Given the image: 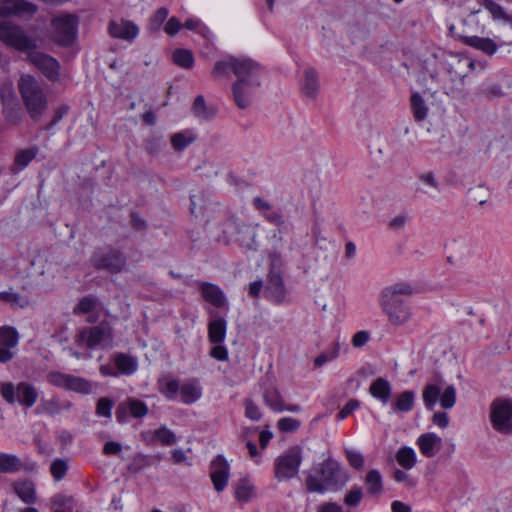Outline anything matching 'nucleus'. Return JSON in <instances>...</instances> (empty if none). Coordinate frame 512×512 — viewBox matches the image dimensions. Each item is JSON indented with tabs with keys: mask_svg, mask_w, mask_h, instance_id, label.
<instances>
[{
	"mask_svg": "<svg viewBox=\"0 0 512 512\" xmlns=\"http://www.w3.org/2000/svg\"><path fill=\"white\" fill-rule=\"evenodd\" d=\"M413 292L414 288L408 282H397L381 291L379 305L390 324L401 326L410 320L412 312L406 298Z\"/></svg>",
	"mask_w": 512,
	"mask_h": 512,
	"instance_id": "obj_1",
	"label": "nucleus"
},
{
	"mask_svg": "<svg viewBox=\"0 0 512 512\" xmlns=\"http://www.w3.org/2000/svg\"><path fill=\"white\" fill-rule=\"evenodd\" d=\"M348 481V475L340 464L333 460L323 461L314 473H309L306 478V488L309 492L325 493L326 491H338Z\"/></svg>",
	"mask_w": 512,
	"mask_h": 512,
	"instance_id": "obj_2",
	"label": "nucleus"
},
{
	"mask_svg": "<svg viewBox=\"0 0 512 512\" xmlns=\"http://www.w3.org/2000/svg\"><path fill=\"white\" fill-rule=\"evenodd\" d=\"M18 88L23 103L33 119H39L48 106L46 94L40 82L29 74L22 75Z\"/></svg>",
	"mask_w": 512,
	"mask_h": 512,
	"instance_id": "obj_3",
	"label": "nucleus"
},
{
	"mask_svg": "<svg viewBox=\"0 0 512 512\" xmlns=\"http://www.w3.org/2000/svg\"><path fill=\"white\" fill-rule=\"evenodd\" d=\"M75 343L87 349H111L114 346L113 327L107 321L98 325L84 327L75 336Z\"/></svg>",
	"mask_w": 512,
	"mask_h": 512,
	"instance_id": "obj_4",
	"label": "nucleus"
},
{
	"mask_svg": "<svg viewBox=\"0 0 512 512\" xmlns=\"http://www.w3.org/2000/svg\"><path fill=\"white\" fill-rule=\"evenodd\" d=\"M263 76L264 70L259 64H256L253 71H249L237 79L233 85V96L239 108L245 109L252 103Z\"/></svg>",
	"mask_w": 512,
	"mask_h": 512,
	"instance_id": "obj_5",
	"label": "nucleus"
},
{
	"mask_svg": "<svg viewBox=\"0 0 512 512\" xmlns=\"http://www.w3.org/2000/svg\"><path fill=\"white\" fill-rule=\"evenodd\" d=\"M269 272L264 289V295L273 303H283L286 298V288L282 277V268L284 265L280 254L272 253L269 256Z\"/></svg>",
	"mask_w": 512,
	"mask_h": 512,
	"instance_id": "obj_6",
	"label": "nucleus"
},
{
	"mask_svg": "<svg viewBox=\"0 0 512 512\" xmlns=\"http://www.w3.org/2000/svg\"><path fill=\"white\" fill-rule=\"evenodd\" d=\"M0 40L6 46L27 54L37 47L35 38L28 36L21 26L9 20L0 21Z\"/></svg>",
	"mask_w": 512,
	"mask_h": 512,
	"instance_id": "obj_7",
	"label": "nucleus"
},
{
	"mask_svg": "<svg viewBox=\"0 0 512 512\" xmlns=\"http://www.w3.org/2000/svg\"><path fill=\"white\" fill-rule=\"evenodd\" d=\"M0 394L8 404H15L30 408L38 398L37 390L27 382H20L15 386L11 382H4L0 385Z\"/></svg>",
	"mask_w": 512,
	"mask_h": 512,
	"instance_id": "obj_8",
	"label": "nucleus"
},
{
	"mask_svg": "<svg viewBox=\"0 0 512 512\" xmlns=\"http://www.w3.org/2000/svg\"><path fill=\"white\" fill-rule=\"evenodd\" d=\"M302 462V451L298 446L289 448L274 461V477L279 481H288L298 475Z\"/></svg>",
	"mask_w": 512,
	"mask_h": 512,
	"instance_id": "obj_9",
	"label": "nucleus"
},
{
	"mask_svg": "<svg viewBox=\"0 0 512 512\" xmlns=\"http://www.w3.org/2000/svg\"><path fill=\"white\" fill-rule=\"evenodd\" d=\"M490 421L495 431L512 434V399L496 398L490 404Z\"/></svg>",
	"mask_w": 512,
	"mask_h": 512,
	"instance_id": "obj_10",
	"label": "nucleus"
},
{
	"mask_svg": "<svg viewBox=\"0 0 512 512\" xmlns=\"http://www.w3.org/2000/svg\"><path fill=\"white\" fill-rule=\"evenodd\" d=\"M423 401L427 408H433L439 401L444 409H451L456 402V390L454 386L449 385L444 389L440 383H429L423 390Z\"/></svg>",
	"mask_w": 512,
	"mask_h": 512,
	"instance_id": "obj_11",
	"label": "nucleus"
},
{
	"mask_svg": "<svg viewBox=\"0 0 512 512\" xmlns=\"http://www.w3.org/2000/svg\"><path fill=\"white\" fill-rule=\"evenodd\" d=\"M54 40L62 45L72 44L77 35L78 17L73 14H63L52 20Z\"/></svg>",
	"mask_w": 512,
	"mask_h": 512,
	"instance_id": "obj_12",
	"label": "nucleus"
},
{
	"mask_svg": "<svg viewBox=\"0 0 512 512\" xmlns=\"http://www.w3.org/2000/svg\"><path fill=\"white\" fill-rule=\"evenodd\" d=\"M47 381L55 387L80 394H90L92 392V384L89 380L71 374L52 371L47 374Z\"/></svg>",
	"mask_w": 512,
	"mask_h": 512,
	"instance_id": "obj_13",
	"label": "nucleus"
},
{
	"mask_svg": "<svg viewBox=\"0 0 512 512\" xmlns=\"http://www.w3.org/2000/svg\"><path fill=\"white\" fill-rule=\"evenodd\" d=\"M256 64L257 63L251 59L226 57L225 59L215 63L212 70V76L218 78L234 73L238 79L239 77H243L245 73L253 71L254 65Z\"/></svg>",
	"mask_w": 512,
	"mask_h": 512,
	"instance_id": "obj_14",
	"label": "nucleus"
},
{
	"mask_svg": "<svg viewBox=\"0 0 512 512\" xmlns=\"http://www.w3.org/2000/svg\"><path fill=\"white\" fill-rule=\"evenodd\" d=\"M27 60L50 81L55 82L59 79L60 64L55 58L35 48L27 54Z\"/></svg>",
	"mask_w": 512,
	"mask_h": 512,
	"instance_id": "obj_15",
	"label": "nucleus"
},
{
	"mask_svg": "<svg viewBox=\"0 0 512 512\" xmlns=\"http://www.w3.org/2000/svg\"><path fill=\"white\" fill-rule=\"evenodd\" d=\"M263 402L275 413H281L285 411L298 413L301 411L300 405L287 403L279 389L274 385H269L264 389Z\"/></svg>",
	"mask_w": 512,
	"mask_h": 512,
	"instance_id": "obj_16",
	"label": "nucleus"
},
{
	"mask_svg": "<svg viewBox=\"0 0 512 512\" xmlns=\"http://www.w3.org/2000/svg\"><path fill=\"white\" fill-rule=\"evenodd\" d=\"M209 475L217 492H222L226 489L230 478V465L222 455L216 456L211 461Z\"/></svg>",
	"mask_w": 512,
	"mask_h": 512,
	"instance_id": "obj_17",
	"label": "nucleus"
},
{
	"mask_svg": "<svg viewBox=\"0 0 512 512\" xmlns=\"http://www.w3.org/2000/svg\"><path fill=\"white\" fill-rule=\"evenodd\" d=\"M92 263L99 269H106L111 273L120 272L125 266L124 256L115 250L97 252L92 257Z\"/></svg>",
	"mask_w": 512,
	"mask_h": 512,
	"instance_id": "obj_18",
	"label": "nucleus"
},
{
	"mask_svg": "<svg viewBox=\"0 0 512 512\" xmlns=\"http://www.w3.org/2000/svg\"><path fill=\"white\" fill-rule=\"evenodd\" d=\"M36 10L34 4L25 0H0V17L31 16Z\"/></svg>",
	"mask_w": 512,
	"mask_h": 512,
	"instance_id": "obj_19",
	"label": "nucleus"
},
{
	"mask_svg": "<svg viewBox=\"0 0 512 512\" xmlns=\"http://www.w3.org/2000/svg\"><path fill=\"white\" fill-rule=\"evenodd\" d=\"M109 33L114 38L133 41L139 34V28L131 21L121 19L111 21L108 26Z\"/></svg>",
	"mask_w": 512,
	"mask_h": 512,
	"instance_id": "obj_20",
	"label": "nucleus"
},
{
	"mask_svg": "<svg viewBox=\"0 0 512 512\" xmlns=\"http://www.w3.org/2000/svg\"><path fill=\"white\" fill-rule=\"evenodd\" d=\"M300 90L304 97L315 99L320 91V83L317 72L313 68H306L300 80Z\"/></svg>",
	"mask_w": 512,
	"mask_h": 512,
	"instance_id": "obj_21",
	"label": "nucleus"
},
{
	"mask_svg": "<svg viewBox=\"0 0 512 512\" xmlns=\"http://www.w3.org/2000/svg\"><path fill=\"white\" fill-rule=\"evenodd\" d=\"M235 500L240 503H248L256 497V488L248 476L238 479L233 485Z\"/></svg>",
	"mask_w": 512,
	"mask_h": 512,
	"instance_id": "obj_22",
	"label": "nucleus"
},
{
	"mask_svg": "<svg viewBox=\"0 0 512 512\" xmlns=\"http://www.w3.org/2000/svg\"><path fill=\"white\" fill-rule=\"evenodd\" d=\"M416 443L422 455L427 458L434 457L442 447V439L435 433L420 435Z\"/></svg>",
	"mask_w": 512,
	"mask_h": 512,
	"instance_id": "obj_23",
	"label": "nucleus"
},
{
	"mask_svg": "<svg viewBox=\"0 0 512 512\" xmlns=\"http://www.w3.org/2000/svg\"><path fill=\"white\" fill-rule=\"evenodd\" d=\"M111 361L113 365L117 368V372L119 375L131 376L138 369V359L135 356L118 352L115 353Z\"/></svg>",
	"mask_w": 512,
	"mask_h": 512,
	"instance_id": "obj_24",
	"label": "nucleus"
},
{
	"mask_svg": "<svg viewBox=\"0 0 512 512\" xmlns=\"http://www.w3.org/2000/svg\"><path fill=\"white\" fill-rule=\"evenodd\" d=\"M98 300L93 296L83 297L73 309L74 315L87 314L86 322L95 323L99 319V314L95 312Z\"/></svg>",
	"mask_w": 512,
	"mask_h": 512,
	"instance_id": "obj_25",
	"label": "nucleus"
},
{
	"mask_svg": "<svg viewBox=\"0 0 512 512\" xmlns=\"http://www.w3.org/2000/svg\"><path fill=\"white\" fill-rule=\"evenodd\" d=\"M461 38L467 46L480 50L487 55H493L497 50V44L490 38L476 35H462Z\"/></svg>",
	"mask_w": 512,
	"mask_h": 512,
	"instance_id": "obj_26",
	"label": "nucleus"
},
{
	"mask_svg": "<svg viewBox=\"0 0 512 512\" xmlns=\"http://www.w3.org/2000/svg\"><path fill=\"white\" fill-rule=\"evenodd\" d=\"M200 290L205 301L213 306L220 308L225 305V295L217 285L203 282L200 285Z\"/></svg>",
	"mask_w": 512,
	"mask_h": 512,
	"instance_id": "obj_27",
	"label": "nucleus"
},
{
	"mask_svg": "<svg viewBox=\"0 0 512 512\" xmlns=\"http://www.w3.org/2000/svg\"><path fill=\"white\" fill-rule=\"evenodd\" d=\"M227 323L224 318L218 317L208 323V339L212 344L223 343L226 337Z\"/></svg>",
	"mask_w": 512,
	"mask_h": 512,
	"instance_id": "obj_28",
	"label": "nucleus"
},
{
	"mask_svg": "<svg viewBox=\"0 0 512 512\" xmlns=\"http://www.w3.org/2000/svg\"><path fill=\"white\" fill-rule=\"evenodd\" d=\"M126 409L129 410L131 416L134 418H142L148 413V407L144 402L137 399H128L125 405L119 406L116 412V417L119 422L123 421L122 413H124Z\"/></svg>",
	"mask_w": 512,
	"mask_h": 512,
	"instance_id": "obj_29",
	"label": "nucleus"
},
{
	"mask_svg": "<svg viewBox=\"0 0 512 512\" xmlns=\"http://www.w3.org/2000/svg\"><path fill=\"white\" fill-rule=\"evenodd\" d=\"M13 488L14 492L24 503L33 504L36 502L35 485L32 481H16L13 484Z\"/></svg>",
	"mask_w": 512,
	"mask_h": 512,
	"instance_id": "obj_30",
	"label": "nucleus"
},
{
	"mask_svg": "<svg viewBox=\"0 0 512 512\" xmlns=\"http://www.w3.org/2000/svg\"><path fill=\"white\" fill-rule=\"evenodd\" d=\"M369 392L374 398L386 404L391 396V385L386 379L379 377L373 381Z\"/></svg>",
	"mask_w": 512,
	"mask_h": 512,
	"instance_id": "obj_31",
	"label": "nucleus"
},
{
	"mask_svg": "<svg viewBox=\"0 0 512 512\" xmlns=\"http://www.w3.org/2000/svg\"><path fill=\"white\" fill-rule=\"evenodd\" d=\"M197 139L196 133L191 129H186L174 133L171 138V145L175 151H183Z\"/></svg>",
	"mask_w": 512,
	"mask_h": 512,
	"instance_id": "obj_32",
	"label": "nucleus"
},
{
	"mask_svg": "<svg viewBox=\"0 0 512 512\" xmlns=\"http://www.w3.org/2000/svg\"><path fill=\"white\" fill-rule=\"evenodd\" d=\"M181 401L190 405L198 401L202 395L200 385L195 381L186 382L181 385L180 389Z\"/></svg>",
	"mask_w": 512,
	"mask_h": 512,
	"instance_id": "obj_33",
	"label": "nucleus"
},
{
	"mask_svg": "<svg viewBox=\"0 0 512 512\" xmlns=\"http://www.w3.org/2000/svg\"><path fill=\"white\" fill-rule=\"evenodd\" d=\"M23 467L19 457L13 454H0V473H16Z\"/></svg>",
	"mask_w": 512,
	"mask_h": 512,
	"instance_id": "obj_34",
	"label": "nucleus"
},
{
	"mask_svg": "<svg viewBox=\"0 0 512 512\" xmlns=\"http://www.w3.org/2000/svg\"><path fill=\"white\" fill-rule=\"evenodd\" d=\"M410 102L414 119L417 122L425 120L428 115V107L426 106L423 97L418 92H415L411 95Z\"/></svg>",
	"mask_w": 512,
	"mask_h": 512,
	"instance_id": "obj_35",
	"label": "nucleus"
},
{
	"mask_svg": "<svg viewBox=\"0 0 512 512\" xmlns=\"http://www.w3.org/2000/svg\"><path fill=\"white\" fill-rule=\"evenodd\" d=\"M367 492L370 495H380L383 491V482L380 472L376 469L371 470L365 477Z\"/></svg>",
	"mask_w": 512,
	"mask_h": 512,
	"instance_id": "obj_36",
	"label": "nucleus"
},
{
	"mask_svg": "<svg viewBox=\"0 0 512 512\" xmlns=\"http://www.w3.org/2000/svg\"><path fill=\"white\" fill-rule=\"evenodd\" d=\"M415 394L412 391H404L399 394L394 403L393 409L399 412H409L414 406Z\"/></svg>",
	"mask_w": 512,
	"mask_h": 512,
	"instance_id": "obj_37",
	"label": "nucleus"
},
{
	"mask_svg": "<svg viewBox=\"0 0 512 512\" xmlns=\"http://www.w3.org/2000/svg\"><path fill=\"white\" fill-rule=\"evenodd\" d=\"M256 229L251 225L242 224L237 228L236 240L246 246L251 247L255 243Z\"/></svg>",
	"mask_w": 512,
	"mask_h": 512,
	"instance_id": "obj_38",
	"label": "nucleus"
},
{
	"mask_svg": "<svg viewBox=\"0 0 512 512\" xmlns=\"http://www.w3.org/2000/svg\"><path fill=\"white\" fill-rule=\"evenodd\" d=\"M396 460L404 469H411L416 464V453L411 447H402L396 454Z\"/></svg>",
	"mask_w": 512,
	"mask_h": 512,
	"instance_id": "obj_39",
	"label": "nucleus"
},
{
	"mask_svg": "<svg viewBox=\"0 0 512 512\" xmlns=\"http://www.w3.org/2000/svg\"><path fill=\"white\" fill-rule=\"evenodd\" d=\"M74 507L75 500L73 497L58 494L52 499L53 512H73Z\"/></svg>",
	"mask_w": 512,
	"mask_h": 512,
	"instance_id": "obj_40",
	"label": "nucleus"
},
{
	"mask_svg": "<svg viewBox=\"0 0 512 512\" xmlns=\"http://www.w3.org/2000/svg\"><path fill=\"white\" fill-rule=\"evenodd\" d=\"M18 340L19 335L15 328L9 326L0 328V346L14 348L18 344Z\"/></svg>",
	"mask_w": 512,
	"mask_h": 512,
	"instance_id": "obj_41",
	"label": "nucleus"
},
{
	"mask_svg": "<svg viewBox=\"0 0 512 512\" xmlns=\"http://www.w3.org/2000/svg\"><path fill=\"white\" fill-rule=\"evenodd\" d=\"M0 95H1L3 105H4V111L8 112L9 109L13 110L12 108H10V105L13 104V99H14V90H13L12 83H3V85L1 86V90H0ZM8 118L11 121H14V122L17 121L16 117L14 119H12V111H10Z\"/></svg>",
	"mask_w": 512,
	"mask_h": 512,
	"instance_id": "obj_42",
	"label": "nucleus"
},
{
	"mask_svg": "<svg viewBox=\"0 0 512 512\" xmlns=\"http://www.w3.org/2000/svg\"><path fill=\"white\" fill-rule=\"evenodd\" d=\"M173 62L185 69L192 68L194 64V57L191 51L187 49H177L172 55Z\"/></svg>",
	"mask_w": 512,
	"mask_h": 512,
	"instance_id": "obj_43",
	"label": "nucleus"
},
{
	"mask_svg": "<svg viewBox=\"0 0 512 512\" xmlns=\"http://www.w3.org/2000/svg\"><path fill=\"white\" fill-rule=\"evenodd\" d=\"M0 300L9 303L13 308H25L29 305L27 298L21 297L12 291L0 292Z\"/></svg>",
	"mask_w": 512,
	"mask_h": 512,
	"instance_id": "obj_44",
	"label": "nucleus"
},
{
	"mask_svg": "<svg viewBox=\"0 0 512 512\" xmlns=\"http://www.w3.org/2000/svg\"><path fill=\"white\" fill-rule=\"evenodd\" d=\"M192 109L194 115L201 119H208L214 115V110L206 105L205 99L201 95L195 98Z\"/></svg>",
	"mask_w": 512,
	"mask_h": 512,
	"instance_id": "obj_45",
	"label": "nucleus"
},
{
	"mask_svg": "<svg viewBox=\"0 0 512 512\" xmlns=\"http://www.w3.org/2000/svg\"><path fill=\"white\" fill-rule=\"evenodd\" d=\"M340 354V344L334 343L332 347L320 355H318L314 360V366L316 368L322 367L325 363L333 361Z\"/></svg>",
	"mask_w": 512,
	"mask_h": 512,
	"instance_id": "obj_46",
	"label": "nucleus"
},
{
	"mask_svg": "<svg viewBox=\"0 0 512 512\" xmlns=\"http://www.w3.org/2000/svg\"><path fill=\"white\" fill-rule=\"evenodd\" d=\"M37 147H31L19 151L15 157V165L19 170L24 169L37 155Z\"/></svg>",
	"mask_w": 512,
	"mask_h": 512,
	"instance_id": "obj_47",
	"label": "nucleus"
},
{
	"mask_svg": "<svg viewBox=\"0 0 512 512\" xmlns=\"http://www.w3.org/2000/svg\"><path fill=\"white\" fill-rule=\"evenodd\" d=\"M184 27L188 30H192L203 36L204 38H209L211 35L210 29L197 18H189L185 21Z\"/></svg>",
	"mask_w": 512,
	"mask_h": 512,
	"instance_id": "obj_48",
	"label": "nucleus"
},
{
	"mask_svg": "<svg viewBox=\"0 0 512 512\" xmlns=\"http://www.w3.org/2000/svg\"><path fill=\"white\" fill-rule=\"evenodd\" d=\"M154 438L156 440H158L162 445H165V446H170V445H173L174 443H176L175 434L165 426L157 429L154 432Z\"/></svg>",
	"mask_w": 512,
	"mask_h": 512,
	"instance_id": "obj_49",
	"label": "nucleus"
},
{
	"mask_svg": "<svg viewBox=\"0 0 512 512\" xmlns=\"http://www.w3.org/2000/svg\"><path fill=\"white\" fill-rule=\"evenodd\" d=\"M68 470L67 462L63 459H56L50 466V472L53 478L57 481L64 478Z\"/></svg>",
	"mask_w": 512,
	"mask_h": 512,
	"instance_id": "obj_50",
	"label": "nucleus"
},
{
	"mask_svg": "<svg viewBox=\"0 0 512 512\" xmlns=\"http://www.w3.org/2000/svg\"><path fill=\"white\" fill-rule=\"evenodd\" d=\"M483 5L494 19L505 21L508 20V16L506 15L502 7L493 2L492 0H484Z\"/></svg>",
	"mask_w": 512,
	"mask_h": 512,
	"instance_id": "obj_51",
	"label": "nucleus"
},
{
	"mask_svg": "<svg viewBox=\"0 0 512 512\" xmlns=\"http://www.w3.org/2000/svg\"><path fill=\"white\" fill-rule=\"evenodd\" d=\"M301 422L292 417H283L279 419L277 426L282 432H294L299 429Z\"/></svg>",
	"mask_w": 512,
	"mask_h": 512,
	"instance_id": "obj_52",
	"label": "nucleus"
},
{
	"mask_svg": "<svg viewBox=\"0 0 512 512\" xmlns=\"http://www.w3.org/2000/svg\"><path fill=\"white\" fill-rule=\"evenodd\" d=\"M245 416L252 421H259L262 417L259 406L250 399L244 401Z\"/></svg>",
	"mask_w": 512,
	"mask_h": 512,
	"instance_id": "obj_53",
	"label": "nucleus"
},
{
	"mask_svg": "<svg viewBox=\"0 0 512 512\" xmlns=\"http://www.w3.org/2000/svg\"><path fill=\"white\" fill-rule=\"evenodd\" d=\"M113 402L109 398H100L97 402L96 414L101 417H111Z\"/></svg>",
	"mask_w": 512,
	"mask_h": 512,
	"instance_id": "obj_54",
	"label": "nucleus"
},
{
	"mask_svg": "<svg viewBox=\"0 0 512 512\" xmlns=\"http://www.w3.org/2000/svg\"><path fill=\"white\" fill-rule=\"evenodd\" d=\"M363 497L361 488L353 487L344 498V503L348 506H356L360 503Z\"/></svg>",
	"mask_w": 512,
	"mask_h": 512,
	"instance_id": "obj_55",
	"label": "nucleus"
},
{
	"mask_svg": "<svg viewBox=\"0 0 512 512\" xmlns=\"http://www.w3.org/2000/svg\"><path fill=\"white\" fill-rule=\"evenodd\" d=\"M181 386L177 380H169L166 382L165 387L162 389V393L168 400H174L177 392H180Z\"/></svg>",
	"mask_w": 512,
	"mask_h": 512,
	"instance_id": "obj_56",
	"label": "nucleus"
},
{
	"mask_svg": "<svg viewBox=\"0 0 512 512\" xmlns=\"http://www.w3.org/2000/svg\"><path fill=\"white\" fill-rule=\"evenodd\" d=\"M347 459L352 467L355 469H362L364 466V457L363 455L354 450L347 451Z\"/></svg>",
	"mask_w": 512,
	"mask_h": 512,
	"instance_id": "obj_57",
	"label": "nucleus"
},
{
	"mask_svg": "<svg viewBox=\"0 0 512 512\" xmlns=\"http://www.w3.org/2000/svg\"><path fill=\"white\" fill-rule=\"evenodd\" d=\"M360 406V402L357 399L349 400L346 405L338 413L337 417L339 420H343L348 417L351 413L357 410Z\"/></svg>",
	"mask_w": 512,
	"mask_h": 512,
	"instance_id": "obj_58",
	"label": "nucleus"
},
{
	"mask_svg": "<svg viewBox=\"0 0 512 512\" xmlns=\"http://www.w3.org/2000/svg\"><path fill=\"white\" fill-rule=\"evenodd\" d=\"M264 218L271 224L275 226H284V217L277 210H270L263 213Z\"/></svg>",
	"mask_w": 512,
	"mask_h": 512,
	"instance_id": "obj_59",
	"label": "nucleus"
},
{
	"mask_svg": "<svg viewBox=\"0 0 512 512\" xmlns=\"http://www.w3.org/2000/svg\"><path fill=\"white\" fill-rule=\"evenodd\" d=\"M210 356L219 361H226L228 359V350L222 343L214 344L210 351Z\"/></svg>",
	"mask_w": 512,
	"mask_h": 512,
	"instance_id": "obj_60",
	"label": "nucleus"
},
{
	"mask_svg": "<svg viewBox=\"0 0 512 512\" xmlns=\"http://www.w3.org/2000/svg\"><path fill=\"white\" fill-rule=\"evenodd\" d=\"M181 28L182 24L180 23V21L176 17H171L167 21L164 30L168 35L174 36L179 32Z\"/></svg>",
	"mask_w": 512,
	"mask_h": 512,
	"instance_id": "obj_61",
	"label": "nucleus"
},
{
	"mask_svg": "<svg viewBox=\"0 0 512 512\" xmlns=\"http://www.w3.org/2000/svg\"><path fill=\"white\" fill-rule=\"evenodd\" d=\"M42 410L50 415H55L60 412V406L56 399L43 401L41 404Z\"/></svg>",
	"mask_w": 512,
	"mask_h": 512,
	"instance_id": "obj_62",
	"label": "nucleus"
},
{
	"mask_svg": "<svg viewBox=\"0 0 512 512\" xmlns=\"http://www.w3.org/2000/svg\"><path fill=\"white\" fill-rule=\"evenodd\" d=\"M168 16V10L166 8L158 9L151 19V25L157 29L165 21Z\"/></svg>",
	"mask_w": 512,
	"mask_h": 512,
	"instance_id": "obj_63",
	"label": "nucleus"
},
{
	"mask_svg": "<svg viewBox=\"0 0 512 512\" xmlns=\"http://www.w3.org/2000/svg\"><path fill=\"white\" fill-rule=\"evenodd\" d=\"M317 512H344V510L335 502H326L317 507Z\"/></svg>",
	"mask_w": 512,
	"mask_h": 512,
	"instance_id": "obj_64",
	"label": "nucleus"
}]
</instances>
